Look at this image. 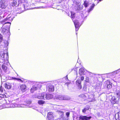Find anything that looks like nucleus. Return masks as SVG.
I'll return each mask as SVG.
<instances>
[{"instance_id":"nucleus-1","label":"nucleus","mask_w":120,"mask_h":120,"mask_svg":"<svg viewBox=\"0 0 120 120\" xmlns=\"http://www.w3.org/2000/svg\"><path fill=\"white\" fill-rule=\"evenodd\" d=\"M8 53L5 54L3 51L0 52V63L6 64L8 61Z\"/></svg>"},{"instance_id":"nucleus-2","label":"nucleus","mask_w":120,"mask_h":120,"mask_svg":"<svg viewBox=\"0 0 120 120\" xmlns=\"http://www.w3.org/2000/svg\"><path fill=\"white\" fill-rule=\"evenodd\" d=\"M53 97V95L49 93L46 94L43 93L40 94L37 96V98L38 99H44V100H49L52 99Z\"/></svg>"},{"instance_id":"nucleus-3","label":"nucleus","mask_w":120,"mask_h":120,"mask_svg":"<svg viewBox=\"0 0 120 120\" xmlns=\"http://www.w3.org/2000/svg\"><path fill=\"white\" fill-rule=\"evenodd\" d=\"M59 113L60 115V119H58L57 120H68L70 112H66L65 115H64V112L61 111L59 112Z\"/></svg>"},{"instance_id":"nucleus-4","label":"nucleus","mask_w":120,"mask_h":120,"mask_svg":"<svg viewBox=\"0 0 120 120\" xmlns=\"http://www.w3.org/2000/svg\"><path fill=\"white\" fill-rule=\"evenodd\" d=\"M71 99L70 97L69 96L63 94H60L56 96L55 99L58 100H68Z\"/></svg>"},{"instance_id":"nucleus-5","label":"nucleus","mask_w":120,"mask_h":120,"mask_svg":"<svg viewBox=\"0 0 120 120\" xmlns=\"http://www.w3.org/2000/svg\"><path fill=\"white\" fill-rule=\"evenodd\" d=\"M15 100H14L12 102H11V103L9 102L8 100V103L7 102V103L8 104H10V106L11 108H13L14 107H25V105L24 104H18L15 103Z\"/></svg>"},{"instance_id":"nucleus-6","label":"nucleus","mask_w":120,"mask_h":120,"mask_svg":"<svg viewBox=\"0 0 120 120\" xmlns=\"http://www.w3.org/2000/svg\"><path fill=\"white\" fill-rule=\"evenodd\" d=\"M8 5V2L7 0H1L0 1V8L2 9L5 8Z\"/></svg>"},{"instance_id":"nucleus-7","label":"nucleus","mask_w":120,"mask_h":120,"mask_svg":"<svg viewBox=\"0 0 120 120\" xmlns=\"http://www.w3.org/2000/svg\"><path fill=\"white\" fill-rule=\"evenodd\" d=\"M1 23L4 27H5L8 29H9L11 25V23L7 21L6 19H4L1 21Z\"/></svg>"},{"instance_id":"nucleus-8","label":"nucleus","mask_w":120,"mask_h":120,"mask_svg":"<svg viewBox=\"0 0 120 120\" xmlns=\"http://www.w3.org/2000/svg\"><path fill=\"white\" fill-rule=\"evenodd\" d=\"M20 5L22 6L20 8V9L21 10H22L24 9L25 10H26L29 9V4L28 3H25L24 4L21 3Z\"/></svg>"},{"instance_id":"nucleus-9","label":"nucleus","mask_w":120,"mask_h":120,"mask_svg":"<svg viewBox=\"0 0 120 120\" xmlns=\"http://www.w3.org/2000/svg\"><path fill=\"white\" fill-rule=\"evenodd\" d=\"M74 22L75 27V30L76 31V34H77L76 31H77L79 28L80 25H79V21L78 20H75Z\"/></svg>"},{"instance_id":"nucleus-10","label":"nucleus","mask_w":120,"mask_h":120,"mask_svg":"<svg viewBox=\"0 0 120 120\" xmlns=\"http://www.w3.org/2000/svg\"><path fill=\"white\" fill-rule=\"evenodd\" d=\"M111 103L113 104L117 103L119 101V98H116L115 96H112L111 100Z\"/></svg>"},{"instance_id":"nucleus-11","label":"nucleus","mask_w":120,"mask_h":120,"mask_svg":"<svg viewBox=\"0 0 120 120\" xmlns=\"http://www.w3.org/2000/svg\"><path fill=\"white\" fill-rule=\"evenodd\" d=\"M1 33L4 34L6 35L7 36L10 35V32L8 29H6L4 28L2 29L1 30Z\"/></svg>"},{"instance_id":"nucleus-12","label":"nucleus","mask_w":120,"mask_h":120,"mask_svg":"<svg viewBox=\"0 0 120 120\" xmlns=\"http://www.w3.org/2000/svg\"><path fill=\"white\" fill-rule=\"evenodd\" d=\"M20 2L21 3V0H19L17 2V1L14 0L12 2L11 4V5L12 6L16 7L20 4Z\"/></svg>"},{"instance_id":"nucleus-13","label":"nucleus","mask_w":120,"mask_h":120,"mask_svg":"<svg viewBox=\"0 0 120 120\" xmlns=\"http://www.w3.org/2000/svg\"><path fill=\"white\" fill-rule=\"evenodd\" d=\"M87 71L83 67L82 68L79 70V74L80 75H85Z\"/></svg>"},{"instance_id":"nucleus-14","label":"nucleus","mask_w":120,"mask_h":120,"mask_svg":"<svg viewBox=\"0 0 120 120\" xmlns=\"http://www.w3.org/2000/svg\"><path fill=\"white\" fill-rule=\"evenodd\" d=\"M81 82V80L80 79H78L76 82V85L78 89L79 90L81 89L82 88Z\"/></svg>"},{"instance_id":"nucleus-15","label":"nucleus","mask_w":120,"mask_h":120,"mask_svg":"<svg viewBox=\"0 0 120 120\" xmlns=\"http://www.w3.org/2000/svg\"><path fill=\"white\" fill-rule=\"evenodd\" d=\"M104 85L105 86L107 87L108 89H110L112 87L111 83L108 81H107L105 82Z\"/></svg>"},{"instance_id":"nucleus-16","label":"nucleus","mask_w":120,"mask_h":120,"mask_svg":"<svg viewBox=\"0 0 120 120\" xmlns=\"http://www.w3.org/2000/svg\"><path fill=\"white\" fill-rule=\"evenodd\" d=\"M91 118V116H80L79 117V120H90Z\"/></svg>"},{"instance_id":"nucleus-17","label":"nucleus","mask_w":120,"mask_h":120,"mask_svg":"<svg viewBox=\"0 0 120 120\" xmlns=\"http://www.w3.org/2000/svg\"><path fill=\"white\" fill-rule=\"evenodd\" d=\"M47 118L49 120H53V113L52 112H49L48 113Z\"/></svg>"},{"instance_id":"nucleus-18","label":"nucleus","mask_w":120,"mask_h":120,"mask_svg":"<svg viewBox=\"0 0 120 120\" xmlns=\"http://www.w3.org/2000/svg\"><path fill=\"white\" fill-rule=\"evenodd\" d=\"M49 91L50 92H53L54 90V86L51 85H49L48 86Z\"/></svg>"},{"instance_id":"nucleus-19","label":"nucleus","mask_w":120,"mask_h":120,"mask_svg":"<svg viewBox=\"0 0 120 120\" xmlns=\"http://www.w3.org/2000/svg\"><path fill=\"white\" fill-rule=\"evenodd\" d=\"M26 105H25V107L26 106H27L28 107H30L32 106L31 105V101L30 100L27 101H26Z\"/></svg>"},{"instance_id":"nucleus-20","label":"nucleus","mask_w":120,"mask_h":120,"mask_svg":"<svg viewBox=\"0 0 120 120\" xmlns=\"http://www.w3.org/2000/svg\"><path fill=\"white\" fill-rule=\"evenodd\" d=\"M5 88L8 89H10L11 87V84L9 83H5Z\"/></svg>"},{"instance_id":"nucleus-21","label":"nucleus","mask_w":120,"mask_h":120,"mask_svg":"<svg viewBox=\"0 0 120 120\" xmlns=\"http://www.w3.org/2000/svg\"><path fill=\"white\" fill-rule=\"evenodd\" d=\"M115 118L116 120H120V111L117 112L115 115Z\"/></svg>"},{"instance_id":"nucleus-22","label":"nucleus","mask_w":120,"mask_h":120,"mask_svg":"<svg viewBox=\"0 0 120 120\" xmlns=\"http://www.w3.org/2000/svg\"><path fill=\"white\" fill-rule=\"evenodd\" d=\"M26 85H22L20 86V89L23 92L25 91L26 90Z\"/></svg>"},{"instance_id":"nucleus-23","label":"nucleus","mask_w":120,"mask_h":120,"mask_svg":"<svg viewBox=\"0 0 120 120\" xmlns=\"http://www.w3.org/2000/svg\"><path fill=\"white\" fill-rule=\"evenodd\" d=\"M38 87V86L37 87L35 86H33L30 89V91L31 93H33L34 90H37L38 88L39 87Z\"/></svg>"},{"instance_id":"nucleus-24","label":"nucleus","mask_w":120,"mask_h":120,"mask_svg":"<svg viewBox=\"0 0 120 120\" xmlns=\"http://www.w3.org/2000/svg\"><path fill=\"white\" fill-rule=\"evenodd\" d=\"M14 18V17L13 15H12L11 16H10L9 15H8L6 18L4 19H6V20L7 21L10 20L12 21Z\"/></svg>"},{"instance_id":"nucleus-25","label":"nucleus","mask_w":120,"mask_h":120,"mask_svg":"<svg viewBox=\"0 0 120 120\" xmlns=\"http://www.w3.org/2000/svg\"><path fill=\"white\" fill-rule=\"evenodd\" d=\"M2 68L3 71L5 73H6L7 70V68L4 64H3L2 65Z\"/></svg>"},{"instance_id":"nucleus-26","label":"nucleus","mask_w":120,"mask_h":120,"mask_svg":"<svg viewBox=\"0 0 120 120\" xmlns=\"http://www.w3.org/2000/svg\"><path fill=\"white\" fill-rule=\"evenodd\" d=\"M79 97L81 98L84 100H85L86 98V97L84 94H82L79 96Z\"/></svg>"},{"instance_id":"nucleus-27","label":"nucleus","mask_w":120,"mask_h":120,"mask_svg":"<svg viewBox=\"0 0 120 120\" xmlns=\"http://www.w3.org/2000/svg\"><path fill=\"white\" fill-rule=\"evenodd\" d=\"M95 4H93L90 7V9L88 11V13H89L91 11H92L93 9L95 6Z\"/></svg>"},{"instance_id":"nucleus-28","label":"nucleus","mask_w":120,"mask_h":120,"mask_svg":"<svg viewBox=\"0 0 120 120\" xmlns=\"http://www.w3.org/2000/svg\"><path fill=\"white\" fill-rule=\"evenodd\" d=\"M83 5L85 7H87L89 5V2L88 1L85 0L84 2Z\"/></svg>"},{"instance_id":"nucleus-29","label":"nucleus","mask_w":120,"mask_h":120,"mask_svg":"<svg viewBox=\"0 0 120 120\" xmlns=\"http://www.w3.org/2000/svg\"><path fill=\"white\" fill-rule=\"evenodd\" d=\"M89 106H86V107L82 110V112H83L85 113L87 110H89Z\"/></svg>"},{"instance_id":"nucleus-30","label":"nucleus","mask_w":120,"mask_h":120,"mask_svg":"<svg viewBox=\"0 0 120 120\" xmlns=\"http://www.w3.org/2000/svg\"><path fill=\"white\" fill-rule=\"evenodd\" d=\"M117 98L120 99V92L119 91H117L115 93Z\"/></svg>"},{"instance_id":"nucleus-31","label":"nucleus","mask_w":120,"mask_h":120,"mask_svg":"<svg viewBox=\"0 0 120 120\" xmlns=\"http://www.w3.org/2000/svg\"><path fill=\"white\" fill-rule=\"evenodd\" d=\"M71 18L73 19L75 16V14L74 12H71Z\"/></svg>"},{"instance_id":"nucleus-32","label":"nucleus","mask_w":120,"mask_h":120,"mask_svg":"<svg viewBox=\"0 0 120 120\" xmlns=\"http://www.w3.org/2000/svg\"><path fill=\"white\" fill-rule=\"evenodd\" d=\"M45 101L42 100H39L38 101V103L39 105H42L44 103Z\"/></svg>"},{"instance_id":"nucleus-33","label":"nucleus","mask_w":120,"mask_h":120,"mask_svg":"<svg viewBox=\"0 0 120 120\" xmlns=\"http://www.w3.org/2000/svg\"><path fill=\"white\" fill-rule=\"evenodd\" d=\"M12 78L13 79H14L15 80H17L18 81H20L22 82H23V81L20 79L16 78L15 77H12Z\"/></svg>"},{"instance_id":"nucleus-34","label":"nucleus","mask_w":120,"mask_h":120,"mask_svg":"<svg viewBox=\"0 0 120 120\" xmlns=\"http://www.w3.org/2000/svg\"><path fill=\"white\" fill-rule=\"evenodd\" d=\"M3 40L2 36L1 34H0V44L1 42H2Z\"/></svg>"},{"instance_id":"nucleus-35","label":"nucleus","mask_w":120,"mask_h":120,"mask_svg":"<svg viewBox=\"0 0 120 120\" xmlns=\"http://www.w3.org/2000/svg\"><path fill=\"white\" fill-rule=\"evenodd\" d=\"M94 97V95L93 94H91L89 96V99H92Z\"/></svg>"},{"instance_id":"nucleus-36","label":"nucleus","mask_w":120,"mask_h":120,"mask_svg":"<svg viewBox=\"0 0 120 120\" xmlns=\"http://www.w3.org/2000/svg\"><path fill=\"white\" fill-rule=\"evenodd\" d=\"M86 82H90V80L89 77H87L86 79Z\"/></svg>"},{"instance_id":"nucleus-37","label":"nucleus","mask_w":120,"mask_h":120,"mask_svg":"<svg viewBox=\"0 0 120 120\" xmlns=\"http://www.w3.org/2000/svg\"><path fill=\"white\" fill-rule=\"evenodd\" d=\"M120 72V68L116 71H114L113 73H115L116 74H117L118 73Z\"/></svg>"},{"instance_id":"nucleus-38","label":"nucleus","mask_w":120,"mask_h":120,"mask_svg":"<svg viewBox=\"0 0 120 120\" xmlns=\"http://www.w3.org/2000/svg\"><path fill=\"white\" fill-rule=\"evenodd\" d=\"M6 96L4 94H0V97L2 98H4Z\"/></svg>"},{"instance_id":"nucleus-39","label":"nucleus","mask_w":120,"mask_h":120,"mask_svg":"<svg viewBox=\"0 0 120 120\" xmlns=\"http://www.w3.org/2000/svg\"><path fill=\"white\" fill-rule=\"evenodd\" d=\"M4 43L5 44V46L8 45V41H5L4 42Z\"/></svg>"},{"instance_id":"nucleus-40","label":"nucleus","mask_w":120,"mask_h":120,"mask_svg":"<svg viewBox=\"0 0 120 120\" xmlns=\"http://www.w3.org/2000/svg\"><path fill=\"white\" fill-rule=\"evenodd\" d=\"M114 72V71L113 72L109 73V74L110 75H116V74H115V73H113Z\"/></svg>"},{"instance_id":"nucleus-41","label":"nucleus","mask_w":120,"mask_h":120,"mask_svg":"<svg viewBox=\"0 0 120 120\" xmlns=\"http://www.w3.org/2000/svg\"><path fill=\"white\" fill-rule=\"evenodd\" d=\"M3 88L2 87V86H0V92L1 93L3 91Z\"/></svg>"},{"instance_id":"nucleus-42","label":"nucleus","mask_w":120,"mask_h":120,"mask_svg":"<svg viewBox=\"0 0 120 120\" xmlns=\"http://www.w3.org/2000/svg\"><path fill=\"white\" fill-rule=\"evenodd\" d=\"M88 72L89 73L90 75L91 76H93V75H94V74H93L92 73L90 72Z\"/></svg>"},{"instance_id":"nucleus-43","label":"nucleus","mask_w":120,"mask_h":120,"mask_svg":"<svg viewBox=\"0 0 120 120\" xmlns=\"http://www.w3.org/2000/svg\"><path fill=\"white\" fill-rule=\"evenodd\" d=\"M70 83V82H67L65 83V85L67 86H68V85Z\"/></svg>"},{"instance_id":"nucleus-44","label":"nucleus","mask_w":120,"mask_h":120,"mask_svg":"<svg viewBox=\"0 0 120 120\" xmlns=\"http://www.w3.org/2000/svg\"><path fill=\"white\" fill-rule=\"evenodd\" d=\"M84 77L83 76H81V80L83 81L84 79Z\"/></svg>"},{"instance_id":"nucleus-45","label":"nucleus","mask_w":120,"mask_h":120,"mask_svg":"<svg viewBox=\"0 0 120 120\" xmlns=\"http://www.w3.org/2000/svg\"><path fill=\"white\" fill-rule=\"evenodd\" d=\"M64 78L66 79V80H68V79L67 75L66 76V77Z\"/></svg>"},{"instance_id":"nucleus-46","label":"nucleus","mask_w":120,"mask_h":120,"mask_svg":"<svg viewBox=\"0 0 120 120\" xmlns=\"http://www.w3.org/2000/svg\"><path fill=\"white\" fill-rule=\"evenodd\" d=\"M73 118L74 120H75V119L76 120V119L77 118V117H74V116H73Z\"/></svg>"},{"instance_id":"nucleus-47","label":"nucleus","mask_w":120,"mask_h":120,"mask_svg":"<svg viewBox=\"0 0 120 120\" xmlns=\"http://www.w3.org/2000/svg\"><path fill=\"white\" fill-rule=\"evenodd\" d=\"M103 0H98V3H97V4L98 3H99V2L100 1H100H102Z\"/></svg>"},{"instance_id":"nucleus-48","label":"nucleus","mask_w":120,"mask_h":120,"mask_svg":"<svg viewBox=\"0 0 120 120\" xmlns=\"http://www.w3.org/2000/svg\"><path fill=\"white\" fill-rule=\"evenodd\" d=\"M42 7H37V8H42Z\"/></svg>"},{"instance_id":"nucleus-49","label":"nucleus","mask_w":120,"mask_h":120,"mask_svg":"<svg viewBox=\"0 0 120 120\" xmlns=\"http://www.w3.org/2000/svg\"><path fill=\"white\" fill-rule=\"evenodd\" d=\"M82 8H80V10H82Z\"/></svg>"},{"instance_id":"nucleus-50","label":"nucleus","mask_w":120,"mask_h":120,"mask_svg":"<svg viewBox=\"0 0 120 120\" xmlns=\"http://www.w3.org/2000/svg\"><path fill=\"white\" fill-rule=\"evenodd\" d=\"M98 88H100V86H98Z\"/></svg>"}]
</instances>
